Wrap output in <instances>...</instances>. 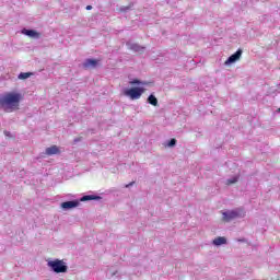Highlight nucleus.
I'll return each mask as SVG.
<instances>
[{"mask_svg": "<svg viewBox=\"0 0 280 280\" xmlns=\"http://www.w3.org/2000/svg\"><path fill=\"white\" fill-rule=\"evenodd\" d=\"M22 34H25V36H30V38H40V33H38L34 30L24 28L22 31Z\"/></svg>", "mask_w": 280, "mask_h": 280, "instance_id": "obj_7", "label": "nucleus"}, {"mask_svg": "<svg viewBox=\"0 0 280 280\" xmlns=\"http://www.w3.org/2000/svg\"><path fill=\"white\" fill-rule=\"evenodd\" d=\"M212 243L214 244V246H222V244H226V238L223 236H219L214 238Z\"/></svg>", "mask_w": 280, "mask_h": 280, "instance_id": "obj_11", "label": "nucleus"}, {"mask_svg": "<svg viewBox=\"0 0 280 280\" xmlns=\"http://www.w3.org/2000/svg\"><path fill=\"white\" fill-rule=\"evenodd\" d=\"M48 267L51 268V270L57 275L67 272V270H69V267H67V265L65 264V260H60V259L48 261Z\"/></svg>", "mask_w": 280, "mask_h": 280, "instance_id": "obj_2", "label": "nucleus"}, {"mask_svg": "<svg viewBox=\"0 0 280 280\" xmlns=\"http://www.w3.org/2000/svg\"><path fill=\"white\" fill-rule=\"evenodd\" d=\"M131 185H135V182L129 183L128 185H126V187H131Z\"/></svg>", "mask_w": 280, "mask_h": 280, "instance_id": "obj_19", "label": "nucleus"}, {"mask_svg": "<svg viewBox=\"0 0 280 280\" xmlns=\"http://www.w3.org/2000/svg\"><path fill=\"white\" fill-rule=\"evenodd\" d=\"M21 100H23V95L21 93L7 92L0 96V109L4 110V113H14V110H19Z\"/></svg>", "mask_w": 280, "mask_h": 280, "instance_id": "obj_1", "label": "nucleus"}, {"mask_svg": "<svg viewBox=\"0 0 280 280\" xmlns=\"http://www.w3.org/2000/svg\"><path fill=\"white\" fill-rule=\"evenodd\" d=\"M143 93H145V89L143 88H131V89L125 90L124 95H126L127 97H130V100H140Z\"/></svg>", "mask_w": 280, "mask_h": 280, "instance_id": "obj_3", "label": "nucleus"}, {"mask_svg": "<svg viewBox=\"0 0 280 280\" xmlns=\"http://www.w3.org/2000/svg\"><path fill=\"white\" fill-rule=\"evenodd\" d=\"M174 145H176V139H171L168 142V148H174Z\"/></svg>", "mask_w": 280, "mask_h": 280, "instance_id": "obj_17", "label": "nucleus"}, {"mask_svg": "<svg viewBox=\"0 0 280 280\" xmlns=\"http://www.w3.org/2000/svg\"><path fill=\"white\" fill-rule=\"evenodd\" d=\"M80 140H81V138H77V139H74V142L78 143V141H80Z\"/></svg>", "mask_w": 280, "mask_h": 280, "instance_id": "obj_20", "label": "nucleus"}, {"mask_svg": "<svg viewBox=\"0 0 280 280\" xmlns=\"http://www.w3.org/2000/svg\"><path fill=\"white\" fill-rule=\"evenodd\" d=\"M243 50L238 49L235 54L230 56L228 60L224 62V65H233V62H237L240 58H242Z\"/></svg>", "mask_w": 280, "mask_h": 280, "instance_id": "obj_5", "label": "nucleus"}, {"mask_svg": "<svg viewBox=\"0 0 280 280\" xmlns=\"http://www.w3.org/2000/svg\"><path fill=\"white\" fill-rule=\"evenodd\" d=\"M100 197L93 195H86L81 198V202H86V200H98Z\"/></svg>", "mask_w": 280, "mask_h": 280, "instance_id": "obj_13", "label": "nucleus"}, {"mask_svg": "<svg viewBox=\"0 0 280 280\" xmlns=\"http://www.w3.org/2000/svg\"><path fill=\"white\" fill-rule=\"evenodd\" d=\"M85 10H93V7H92V5H88V7L85 8Z\"/></svg>", "mask_w": 280, "mask_h": 280, "instance_id": "obj_18", "label": "nucleus"}, {"mask_svg": "<svg viewBox=\"0 0 280 280\" xmlns=\"http://www.w3.org/2000/svg\"><path fill=\"white\" fill-rule=\"evenodd\" d=\"M45 153L47 154V156H54V154H60V149L58 148V145H51L46 149Z\"/></svg>", "mask_w": 280, "mask_h": 280, "instance_id": "obj_8", "label": "nucleus"}, {"mask_svg": "<svg viewBox=\"0 0 280 280\" xmlns=\"http://www.w3.org/2000/svg\"><path fill=\"white\" fill-rule=\"evenodd\" d=\"M242 215H244V211H242V210H232V211H229V212H223L222 220H223V222H231V220L242 218Z\"/></svg>", "mask_w": 280, "mask_h": 280, "instance_id": "obj_4", "label": "nucleus"}, {"mask_svg": "<svg viewBox=\"0 0 280 280\" xmlns=\"http://www.w3.org/2000/svg\"><path fill=\"white\" fill-rule=\"evenodd\" d=\"M129 49H131V51H136V54H143V51H145V47L139 46V44H131Z\"/></svg>", "mask_w": 280, "mask_h": 280, "instance_id": "obj_9", "label": "nucleus"}, {"mask_svg": "<svg viewBox=\"0 0 280 280\" xmlns=\"http://www.w3.org/2000/svg\"><path fill=\"white\" fill-rule=\"evenodd\" d=\"M80 206V201L78 200H72V201H65L61 203V209H75V207Z\"/></svg>", "mask_w": 280, "mask_h": 280, "instance_id": "obj_6", "label": "nucleus"}, {"mask_svg": "<svg viewBox=\"0 0 280 280\" xmlns=\"http://www.w3.org/2000/svg\"><path fill=\"white\" fill-rule=\"evenodd\" d=\"M84 69H95V67H97V60L95 59H88L84 63H83Z\"/></svg>", "mask_w": 280, "mask_h": 280, "instance_id": "obj_10", "label": "nucleus"}, {"mask_svg": "<svg viewBox=\"0 0 280 280\" xmlns=\"http://www.w3.org/2000/svg\"><path fill=\"white\" fill-rule=\"evenodd\" d=\"M148 102L151 104V106H159V100L153 94L149 95Z\"/></svg>", "mask_w": 280, "mask_h": 280, "instance_id": "obj_12", "label": "nucleus"}, {"mask_svg": "<svg viewBox=\"0 0 280 280\" xmlns=\"http://www.w3.org/2000/svg\"><path fill=\"white\" fill-rule=\"evenodd\" d=\"M27 78H32V72H21L19 74V80H27Z\"/></svg>", "mask_w": 280, "mask_h": 280, "instance_id": "obj_14", "label": "nucleus"}, {"mask_svg": "<svg viewBox=\"0 0 280 280\" xmlns=\"http://www.w3.org/2000/svg\"><path fill=\"white\" fill-rule=\"evenodd\" d=\"M237 180H240V176H235L231 179H228L226 185H235V183H237Z\"/></svg>", "mask_w": 280, "mask_h": 280, "instance_id": "obj_15", "label": "nucleus"}, {"mask_svg": "<svg viewBox=\"0 0 280 280\" xmlns=\"http://www.w3.org/2000/svg\"><path fill=\"white\" fill-rule=\"evenodd\" d=\"M130 84L131 85H135V84L148 85V82H142V81L138 80V79H135V80L130 81Z\"/></svg>", "mask_w": 280, "mask_h": 280, "instance_id": "obj_16", "label": "nucleus"}]
</instances>
